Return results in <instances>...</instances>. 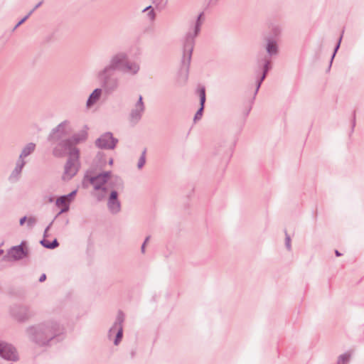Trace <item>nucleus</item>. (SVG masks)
Returning <instances> with one entry per match:
<instances>
[{"mask_svg": "<svg viewBox=\"0 0 364 364\" xmlns=\"http://www.w3.org/2000/svg\"><path fill=\"white\" fill-rule=\"evenodd\" d=\"M85 178L97 192L95 196L99 201L105 198L108 190L124 188L122 180L118 176H112L110 171L102 172L95 176L89 177L86 175Z\"/></svg>", "mask_w": 364, "mask_h": 364, "instance_id": "nucleus-1", "label": "nucleus"}, {"mask_svg": "<svg viewBox=\"0 0 364 364\" xmlns=\"http://www.w3.org/2000/svg\"><path fill=\"white\" fill-rule=\"evenodd\" d=\"M72 132L69 121H63L54 128L50 133L48 140L53 146V154L55 157H63L67 151L68 153L73 148H70V141L63 138Z\"/></svg>", "mask_w": 364, "mask_h": 364, "instance_id": "nucleus-2", "label": "nucleus"}, {"mask_svg": "<svg viewBox=\"0 0 364 364\" xmlns=\"http://www.w3.org/2000/svg\"><path fill=\"white\" fill-rule=\"evenodd\" d=\"M203 12L197 17L196 21L191 25L189 31L184 36L183 41L182 67L185 69V80L188 78V72L191 61L192 53L195 46V39L200 31L203 23Z\"/></svg>", "mask_w": 364, "mask_h": 364, "instance_id": "nucleus-3", "label": "nucleus"}, {"mask_svg": "<svg viewBox=\"0 0 364 364\" xmlns=\"http://www.w3.org/2000/svg\"><path fill=\"white\" fill-rule=\"evenodd\" d=\"M60 326L53 321H48L31 326L27 329L29 338L38 346H45L60 332Z\"/></svg>", "mask_w": 364, "mask_h": 364, "instance_id": "nucleus-4", "label": "nucleus"}, {"mask_svg": "<svg viewBox=\"0 0 364 364\" xmlns=\"http://www.w3.org/2000/svg\"><path fill=\"white\" fill-rule=\"evenodd\" d=\"M117 62L116 61L111 63L109 60L107 65L97 74L102 87L108 92L116 90L119 85V78L114 75V73L117 70Z\"/></svg>", "mask_w": 364, "mask_h": 364, "instance_id": "nucleus-5", "label": "nucleus"}, {"mask_svg": "<svg viewBox=\"0 0 364 364\" xmlns=\"http://www.w3.org/2000/svg\"><path fill=\"white\" fill-rule=\"evenodd\" d=\"M109 61L111 63L115 61L117 62L116 70L124 73L135 75L140 70L139 64L136 62L129 60L128 55L124 52H119L113 55L110 58Z\"/></svg>", "mask_w": 364, "mask_h": 364, "instance_id": "nucleus-6", "label": "nucleus"}, {"mask_svg": "<svg viewBox=\"0 0 364 364\" xmlns=\"http://www.w3.org/2000/svg\"><path fill=\"white\" fill-rule=\"evenodd\" d=\"M69 158L65 163L63 179L68 181L71 179L77 173L80 168V151L77 148H73L68 153Z\"/></svg>", "mask_w": 364, "mask_h": 364, "instance_id": "nucleus-7", "label": "nucleus"}, {"mask_svg": "<svg viewBox=\"0 0 364 364\" xmlns=\"http://www.w3.org/2000/svg\"><path fill=\"white\" fill-rule=\"evenodd\" d=\"M145 111V105L143 101V97L139 95L137 101L134 104L129 113L130 122L135 124L139 122Z\"/></svg>", "mask_w": 364, "mask_h": 364, "instance_id": "nucleus-8", "label": "nucleus"}, {"mask_svg": "<svg viewBox=\"0 0 364 364\" xmlns=\"http://www.w3.org/2000/svg\"><path fill=\"white\" fill-rule=\"evenodd\" d=\"M23 242L19 245L11 247L7 253L4 256L3 260L6 262H13L20 260L27 256V251L24 250Z\"/></svg>", "mask_w": 364, "mask_h": 364, "instance_id": "nucleus-9", "label": "nucleus"}, {"mask_svg": "<svg viewBox=\"0 0 364 364\" xmlns=\"http://www.w3.org/2000/svg\"><path fill=\"white\" fill-rule=\"evenodd\" d=\"M118 140L113 137V135L110 132L103 134L99 137L96 141V146L100 149H113Z\"/></svg>", "mask_w": 364, "mask_h": 364, "instance_id": "nucleus-10", "label": "nucleus"}, {"mask_svg": "<svg viewBox=\"0 0 364 364\" xmlns=\"http://www.w3.org/2000/svg\"><path fill=\"white\" fill-rule=\"evenodd\" d=\"M124 316L122 312L119 311L117 314L116 321L113 326L109 331V336H111L112 333H116V338L114 340V345H118L122 338L123 329L122 323L124 321Z\"/></svg>", "mask_w": 364, "mask_h": 364, "instance_id": "nucleus-11", "label": "nucleus"}, {"mask_svg": "<svg viewBox=\"0 0 364 364\" xmlns=\"http://www.w3.org/2000/svg\"><path fill=\"white\" fill-rule=\"evenodd\" d=\"M0 355L9 360H16L18 358L16 349L10 344L0 342Z\"/></svg>", "mask_w": 364, "mask_h": 364, "instance_id": "nucleus-12", "label": "nucleus"}, {"mask_svg": "<svg viewBox=\"0 0 364 364\" xmlns=\"http://www.w3.org/2000/svg\"><path fill=\"white\" fill-rule=\"evenodd\" d=\"M117 189H112L107 200V207L109 210L113 213H118L121 210V204L117 198Z\"/></svg>", "mask_w": 364, "mask_h": 364, "instance_id": "nucleus-13", "label": "nucleus"}, {"mask_svg": "<svg viewBox=\"0 0 364 364\" xmlns=\"http://www.w3.org/2000/svg\"><path fill=\"white\" fill-rule=\"evenodd\" d=\"M26 164L25 160L18 159L14 169L9 176V181L12 182L17 181L21 176V173L23 166Z\"/></svg>", "mask_w": 364, "mask_h": 364, "instance_id": "nucleus-14", "label": "nucleus"}, {"mask_svg": "<svg viewBox=\"0 0 364 364\" xmlns=\"http://www.w3.org/2000/svg\"><path fill=\"white\" fill-rule=\"evenodd\" d=\"M261 63L263 64V73L262 75L257 80L255 94L259 90L262 81L264 80L267 72L271 69L270 59L268 57H264L261 60Z\"/></svg>", "mask_w": 364, "mask_h": 364, "instance_id": "nucleus-15", "label": "nucleus"}, {"mask_svg": "<svg viewBox=\"0 0 364 364\" xmlns=\"http://www.w3.org/2000/svg\"><path fill=\"white\" fill-rule=\"evenodd\" d=\"M70 203L68 200L66 199L65 196H60L55 200V205L58 208H60V212L58 213L57 216L60 215L62 213H66L69 210Z\"/></svg>", "mask_w": 364, "mask_h": 364, "instance_id": "nucleus-16", "label": "nucleus"}, {"mask_svg": "<svg viewBox=\"0 0 364 364\" xmlns=\"http://www.w3.org/2000/svg\"><path fill=\"white\" fill-rule=\"evenodd\" d=\"M199 97H200V107L199 108V109L197 111V112L195 114V117H194L195 122H196L197 120H199L201 118L202 114H203V111L204 109V104L205 102V87H203L199 90Z\"/></svg>", "mask_w": 364, "mask_h": 364, "instance_id": "nucleus-17", "label": "nucleus"}, {"mask_svg": "<svg viewBox=\"0 0 364 364\" xmlns=\"http://www.w3.org/2000/svg\"><path fill=\"white\" fill-rule=\"evenodd\" d=\"M87 139V133L85 132H81L73 135L72 137L67 139L70 141V148H76L75 146L80 144Z\"/></svg>", "mask_w": 364, "mask_h": 364, "instance_id": "nucleus-18", "label": "nucleus"}, {"mask_svg": "<svg viewBox=\"0 0 364 364\" xmlns=\"http://www.w3.org/2000/svg\"><path fill=\"white\" fill-rule=\"evenodd\" d=\"M102 89L96 88L94 91L90 94L89 98L87 100L86 105L87 107H90L94 104H95L100 98L102 95Z\"/></svg>", "mask_w": 364, "mask_h": 364, "instance_id": "nucleus-19", "label": "nucleus"}, {"mask_svg": "<svg viewBox=\"0 0 364 364\" xmlns=\"http://www.w3.org/2000/svg\"><path fill=\"white\" fill-rule=\"evenodd\" d=\"M36 149V144L33 142L27 144L22 149L18 159L24 160V159L32 154Z\"/></svg>", "mask_w": 364, "mask_h": 364, "instance_id": "nucleus-20", "label": "nucleus"}, {"mask_svg": "<svg viewBox=\"0 0 364 364\" xmlns=\"http://www.w3.org/2000/svg\"><path fill=\"white\" fill-rule=\"evenodd\" d=\"M267 46H266V50H267V53L269 55H277L278 53V47H277V42L272 38H267Z\"/></svg>", "mask_w": 364, "mask_h": 364, "instance_id": "nucleus-21", "label": "nucleus"}, {"mask_svg": "<svg viewBox=\"0 0 364 364\" xmlns=\"http://www.w3.org/2000/svg\"><path fill=\"white\" fill-rule=\"evenodd\" d=\"M14 315L18 321H23L28 318L31 314L26 307H20L18 312H14Z\"/></svg>", "mask_w": 364, "mask_h": 364, "instance_id": "nucleus-22", "label": "nucleus"}, {"mask_svg": "<svg viewBox=\"0 0 364 364\" xmlns=\"http://www.w3.org/2000/svg\"><path fill=\"white\" fill-rule=\"evenodd\" d=\"M352 355V350L346 351L338 357L336 364H348L350 362Z\"/></svg>", "mask_w": 364, "mask_h": 364, "instance_id": "nucleus-23", "label": "nucleus"}, {"mask_svg": "<svg viewBox=\"0 0 364 364\" xmlns=\"http://www.w3.org/2000/svg\"><path fill=\"white\" fill-rule=\"evenodd\" d=\"M41 244L48 249H54L58 246V242L56 239H55L52 242H49L46 240H42L41 241Z\"/></svg>", "mask_w": 364, "mask_h": 364, "instance_id": "nucleus-24", "label": "nucleus"}, {"mask_svg": "<svg viewBox=\"0 0 364 364\" xmlns=\"http://www.w3.org/2000/svg\"><path fill=\"white\" fill-rule=\"evenodd\" d=\"M146 11H147L146 15H147L150 21H154L155 19L156 14H155L154 9L151 7V6H149L143 10V12H146Z\"/></svg>", "mask_w": 364, "mask_h": 364, "instance_id": "nucleus-25", "label": "nucleus"}, {"mask_svg": "<svg viewBox=\"0 0 364 364\" xmlns=\"http://www.w3.org/2000/svg\"><path fill=\"white\" fill-rule=\"evenodd\" d=\"M146 150L144 149L142 153H141V155L139 159V161H138V164H137V167L139 169H141L142 168V167L144 166L145 163H146Z\"/></svg>", "mask_w": 364, "mask_h": 364, "instance_id": "nucleus-26", "label": "nucleus"}, {"mask_svg": "<svg viewBox=\"0 0 364 364\" xmlns=\"http://www.w3.org/2000/svg\"><path fill=\"white\" fill-rule=\"evenodd\" d=\"M26 221L28 226L33 227L36 223V219L34 217H29L26 219Z\"/></svg>", "mask_w": 364, "mask_h": 364, "instance_id": "nucleus-27", "label": "nucleus"}, {"mask_svg": "<svg viewBox=\"0 0 364 364\" xmlns=\"http://www.w3.org/2000/svg\"><path fill=\"white\" fill-rule=\"evenodd\" d=\"M76 193H77V191L76 190H74L73 191H72L70 193L68 194V195H64L63 196H65L66 199L68 200V201L70 203H71L73 197L76 195Z\"/></svg>", "mask_w": 364, "mask_h": 364, "instance_id": "nucleus-28", "label": "nucleus"}, {"mask_svg": "<svg viewBox=\"0 0 364 364\" xmlns=\"http://www.w3.org/2000/svg\"><path fill=\"white\" fill-rule=\"evenodd\" d=\"M285 245L287 248L290 250H291V238L290 236L286 232V237H285Z\"/></svg>", "mask_w": 364, "mask_h": 364, "instance_id": "nucleus-29", "label": "nucleus"}, {"mask_svg": "<svg viewBox=\"0 0 364 364\" xmlns=\"http://www.w3.org/2000/svg\"><path fill=\"white\" fill-rule=\"evenodd\" d=\"M33 13V10H31L23 18H22L15 26V28H16L18 26H19L21 23H23Z\"/></svg>", "mask_w": 364, "mask_h": 364, "instance_id": "nucleus-30", "label": "nucleus"}, {"mask_svg": "<svg viewBox=\"0 0 364 364\" xmlns=\"http://www.w3.org/2000/svg\"><path fill=\"white\" fill-rule=\"evenodd\" d=\"M341 41V38H340L338 43L337 44L336 47L335 48V50H334V53H333V56L331 58V60L333 59V58H334V56L336 55V53L337 50L339 48Z\"/></svg>", "mask_w": 364, "mask_h": 364, "instance_id": "nucleus-31", "label": "nucleus"}, {"mask_svg": "<svg viewBox=\"0 0 364 364\" xmlns=\"http://www.w3.org/2000/svg\"><path fill=\"white\" fill-rule=\"evenodd\" d=\"M26 219H27V218L26 216L21 218L19 221L20 225H23L25 223V222L26 221Z\"/></svg>", "mask_w": 364, "mask_h": 364, "instance_id": "nucleus-32", "label": "nucleus"}, {"mask_svg": "<svg viewBox=\"0 0 364 364\" xmlns=\"http://www.w3.org/2000/svg\"><path fill=\"white\" fill-rule=\"evenodd\" d=\"M46 275L45 274H43L40 277V278H39V282H44V281L46 280Z\"/></svg>", "mask_w": 364, "mask_h": 364, "instance_id": "nucleus-33", "label": "nucleus"}, {"mask_svg": "<svg viewBox=\"0 0 364 364\" xmlns=\"http://www.w3.org/2000/svg\"><path fill=\"white\" fill-rule=\"evenodd\" d=\"M42 4H43V1H40L38 4H37L36 5V6H35L32 10H33V11H35L36 9H37L39 6H41Z\"/></svg>", "mask_w": 364, "mask_h": 364, "instance_id": "nucleus-34", "label": "nucleus"}, {"mask_svg": "<svg viewBox=\"0 0 364 364\" xmlns=\"http://www.w3.org/2000/svg\"><path fill=\"white\" fill-rule=\"evenodd\" d=\"M52 225V223L46 228L45 231H44V236L46 237V234L48 231V230L50 229V226Z\"/></svg>", "mask_w": 364, "mask_h": 364, "instance_id": "nucleus-35", "label": "nucleus"}, {"mask_svg": "<svg viewBox=\"0 0 364 364\" xmlns=\"http://www.w3.org/2000/svg\"><path fill=\"white\" fill-rule=\"evenodd\" d=\"M145 242L143 243V245H141V252L144 253V250H145Z\"/></svg>", "mask_w": 364, "mask_h": 364, "instance_id": "nucleus-36", "label": "nucleus"}, {"mask_svg": "<svg viewBox=\"0 0 364 364\" xmlns=\"http://www.w3.org/2000/svg\"><path fill=\"white\" fill-rule=\"evenodd\" d=\"M149 239H150L149 236L146 237L145 241H144L145 244H146V242H149Z\"/></svg>", "mask_w": 364, "mask_h": 364, "instance_id": "nucleus-37", "label": "nucleus"}, {"mask_svg": "<svg viewBox=\"0 0 364 364\" xmlns=\"http://www.w3.org/2000/svg\"><path fill=\"white\" fill-rule=\"evenodd\" d=\"M335 253H336V256H338V257L341 255V254L338 250H336Z\"/></svg>", "mask_w": 364, "mask_h": 364, "instance_id": "nucleus-38", "label": "nucleus"}, {"mask_svg": "<svg viewBox=\"0 0 364 364\" xmlns=\"http://www.w3.org/2000/svg\"><path fill=\"white\" fill-rule=\"evenodd\" d=\"M112 163H113V159H109V164L110 165H112Z\"/></svg>", "mask_w": 364, "mask_h": 364, "instance_id": "nucleus-39", "label": "nucleus"}, {"mask_svg": "<svg viewBox=\"0 0 364 364\" xmlns=\"http://www.w3.org/2000/svg\"><path fill=\"white\" fill-rule=\"evenodd\" d=\"M53 198H50L48 201H49L50 203H52V202H53Z\"/></svg>", "mask_w": 364, "mask_h": 364, "instance_id": "nucleus-40", "label": "nucleus"}, {"mask_svg": "<svg viewBox=\"0 0 364 364\" xmlns=\"http://www.w3.org/2000/svg\"><path fill=\"white\" fill-rule=\"evenodd\" d=\"M4 251L3 250L0 249V255H1L3 254Z\"/></svg>", "mask_w": 364, "mask_h": 364, "instance_id": "nucleus-41", "label": "nucleus"}]
</instances>
